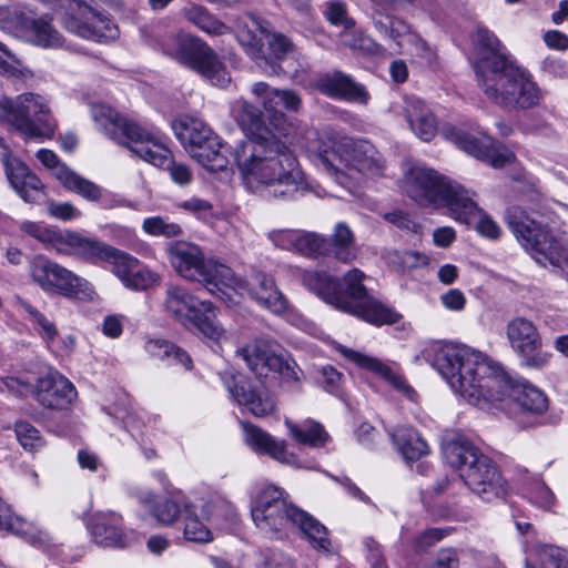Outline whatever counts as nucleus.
Masks as SVG:
<instances>
[{
    "instance_id": "nucleus-1",
    "label": "nucleus",
    "mask_w": 568,
    "mask_h": 568,
    "mask_svg": "<svg viewBox=\"0 0 568 568\" xmlns=\"http://www.w3.org/2000/svg\"><path fill=\"white\" fill-rule=\"evenodd\" d=\"M432 356L433 366L469 403L511 398L517 382L485 354L466 345H445L425 348L416 361H430Z\"/></svg>"
},
{
    "instance_id": "nucleus-2",
    "label": "nucleus",
    "mask_w": 568,
    "mask_h": 568,
    "mask_svg": "<svg viewBox=\"0 0 568 568\" xmlns=\"http://www.w3.org/2000/svg\"><path fill=\"white\" fill-rule=\"evenodd\" d=\"M359 268L347 271L342 278L326 271H303L302 284L336 310L355 315L374 325L395 324L400 315L373 297L363 284Z\"/></svg>"
},
{
    "instance_id": "nucleus-3",
    "label": "nucleus",
    "mask_w": 568,
    "mask_h": 568,
    "mask_svg": "<svg viewBox=\"0 0 568 568\" xmlns=\"http://www.w3.org/2000/svg\"><path fill=\"white\" fill-rule=\"evenodd\" d=\"M528 205H510L505 211V222L518 243L537 263L560 268L568 280V248L550 231L555 213L545 204L541 193L531 186Z\"/></svg>"
},
{
    "instance_id": "nucleus-4",
    "label": "nucleus",
    "mask_w": 568,
    "mask_h": 568,
    "mask_svg": "<svg viewBox=\"0 0 568 568\" xmlns=\"http://www.w3.org/2000/svg\"><path fill=\"white\" fill-rule=\"evenodd\" d=\"M235 37L266 73L293 77L298 72L295 44L285 34L272 31L268 21L253 13H244L236 19Z\"/></svg>"
},
{
    "instance_id": "nucleus-5",
    "label": "nucleus",
    "mask_w": 568,
    "mask_h": 568,
    "mask_svg": "<svg viewBox=\"0 0 568 568\" xmlns=\"http://www.w3.org/2000/svg\"><path fill=\"white\" fill-rule=\"evenodd\" d=\"M446 462L459 471L465 485L483 500L501 498L508 489L498 465L457 430L447 432L442 442Z\"/></svg>"
},
{
    "instance_id": "nucleus-6",
    "label": "nucleus",
    "mask_w": 568,
    "mask_h": 568,
    "mask_svg": "<svg viewBox=\"0 0 568 568\" xmlns=\"http://www.w3.org/2000/svg\"><path fill=\"white\" fill-rule=\"evenodd\" d=\"M405 190L419 205L447 207L449 215L464 224H469L479 212L474 193L429 168L410 169Z\"/></svg>"
},
{
    "instance_id": "nucleus-7",
    "label": "nucleus",
    "mask_w": 568,
    "mask_h": 568,
    "mask_svg": "<svg viewBox=\"0 0 568 568\" xmlns=\"http://www.w3.org/2000/svg\"><path fill=\"white\" fill-rule=\"evenodd\" d=\"M251 514L254 523L262 530L282 531L294 526L301 530L313 548L329 551L331 541L326 527L308 513L288 503L284 493L277 487L271 486L263 489Z\"/></svg>"
},
{
    "instance_id": "nucleus-8",
    "label": "nucleus",
    "mask_w": 568,
    "mask_h": 568,
    "mask_svg": "<svg viewBox=\"0 0 568 568\" xmlns=\"http://www.w3.org/2000/svg\"><path fill=\"white\" fill-rule=\"evenodd\" d=\"M271 240L276 246L302 256L333 257L343 264H351L359 252L355 234L345 222H338L329 237L316 232L280 230L272 232Z\"/></svg>"
},
{
    "instance_id": "nucleus-9",
    "label": "nucleus",
    "mask_w": 568,
    "mask_h": 568,
    "mask_svg": "<svg viewBox=\"0 0 568 568\" xmlns=\"http://www.w3.org/2000/svg\"><path fill=\"white\" fill-rule=\"evenodd\" d=\"M478 82L486 97L509 112L534 109L544 99V92L532 74L516 61L504 64L497 72Z\"/></svg>"
},
{
    "instance_id": "nucleus-10",
    "label": "nucleus",
    "mask_w": 568,
    "mask_h": 568,
    "mask_svg": "<svg viewBox=\"0 0 568 568\" xmlns=\"http://www.w3.org/2000/svg\"><path fill=\"white\" fill-rule=\"evenodd\" d=\"M158 47L214 85L224 87L231 80L217 53L200 37L184 32L169 34Z\"/></svg>"
},
{
    "instance_id": "nucleus-11",
    "label": "nucleus",
    "mask_w": 568,
    "mask_h": 568,
    "mask_svg": "<svg viewBox=\"0 0 568 568\" xmlns=\"http://www.w3.org/2000/svg\"><path fill=\"white\" fill-rule=\"evenodd\" d=\"M171 265L184 278L197 281L212 294L222 292L221 285H232L235 275L231 267L214 260H205L200 246L179 241L168 246Z\"/></svg>"
},
{
    "instance_id": "nucleus-12",
    "label": "nucleus",
    "mask_w": 568,
    "mask_h": 568,
    "mask_svg": "<svg viewBox=\"0 0 568 568\" xmlns=\"http://www.w3.org/2000/svg\"><path fill=\"white\" fill-rule=\"evenodd\" d=\"M2 119L26 139H50L54 133V121L43 97L23 93L14 101H0Z\"/></svg>"
},
{
    "instance_id": "nucleus-13",
    "label": "nucleus",
    "mask_w": 568,
    "mask_h": 568,
    "mask_svg": "<svg viewBox=\"0 0 568 568\" xmlns=\"http://www.w3.org/2000/svg\"><path fill=\"white\" fill-rule=\"evenodd\" d=\"M317 161L331 174H343L346 169L364 174L382 170L375 146L367 140L349 136H339L333 140L329 149L320 150Z\"/></svg>"
},
{
    "instance_id": "nucleus-14",
    "label": "nucleus",
    "mask_w": 568,
    "mask_h": 568,
    "mask_svg": "<svg viewBox=\"0 0 568 568\" xmlns=\"http://www.w3.org/2000/svg\"><path fill=\"white\" fill-rule=\"evenodd\" d=\"M165 308L182 324L193 325L203 337L217 343L224 329L216 320L211 302L201 301L182 286L170 285L166 290Z\"/></svg>"
},
{
    "instance_id": "nucleus-15",
    "label": "nucleus",
    "mask_w": 568,
    "mask_h": 568,
    "mask_svg": "<svg viewBox=\"0 0 568 568\" xmlns=\"http://www.w3.org/2000/svg\"><path fill=\"white\" fill-rule=\"evenodd\" d=\"M253 181L262 185L261 193L266 197L290 200L306 190L304 173L294 152H284L282 158L255 169L250 175V182Z\"/></svg>"
},
{
    "instance_id": "nucleus-16",
    "label": "nucleus",
    "mask_w": 568,
    "mask_h": 568,
    "mask_svg": "<svg viewBox=\"0 0 568 568\" xmlns=\"http://www.w3.org/2000/svg\"><path fill=\"white\" fill-rule=\"evenodd\" d=\"M442 134L467 154L496 169L515 161L514 152L484 132L474 133L459 126L445 125Z\"/></svg>"
},
{
    "instance_id": "nucleus-17",
    "label": "nucleus",
    "mask_w": 568,
    "mask_h": 568,
    "mask_svg": "<svg viewBox=\"0 0 568 568\" xmlns=\"http://www.w3.org/2000/svg\"><path fill=\"white\" fill-rule=\"evenodd\" d=\"M237 353L257 378L266 377L270 372H273L278 374L285 383H293L300 387L303 371L293 358L277 354L268 343L255 341L239 349Z\"/></svg>"
},
{
    "instance_id": "nucleus-18",
    "label": "nucleus",
    "mask_w": 568,
    "mask_h": 568,
    "mask_svg": "<svg viewBox=\"0 0 568 568\" xmlns=\"http://www.w3.org/2000/svg\"><path fill=\"white\" fill-rule=\"evenodd\" d=\"M88 261L112 264L113 273L126 287L135 291L148 290L159 281L156 273L139 266L138 258L99 240H95Z\"/></svg>"
},
{
    "instance_id": "nucleus-19",
    "label": "nucleus",
    "mask_w": 568,
    "mask_h": 568,
    "mask_svg": "<svg viewBox=\"0 0 568 568\" xmlns=\"http://www.w3.org/2000/svg\"><path fill=\"white\" fill-rule=\"evenodd\" d=\"M30 274L45 292H55L69 298H85L92 293L85 280L43 255L33 257Z\"/></svg>"
},
{
    "instance_id": "nucleus-20",
    "label": "nucleus",
    "mask_w": 568,
    "mask_h": 568,
    "mask_svg": "<svg viewBox=\"0 0 568 568\" xmlns=\"http://www.w3.org/2000/svg\"><path fill=\"white\" fill-rule=\"evenodd\" d=\"M506 335L521 367L538 371L549 364L552 354L544 349L541 335L530 320L513 318L506 326Z\"/></svg>"
},
{
    "instance_id": "nucleus-21",
    "label": "nucleus",
    "mask_w": 568,
    "mask_h": 568,
    "mask_svg": "<svg viewBox=\"0 0 568 568\" xmlns=\"http://www.w3.org/2000/svg\"><path fill=\"white\" fill-rule=\"evenodd\" d=\"M284 152H293L277 132L260 138H248L232 148V156L243 178L250 183V175L257 168L282 158Z\"/></svg>"
},
{
    "instance_id": "nucleus-22",
    "label": "nucleus",
    "mask_w": 568,
    "mask_h": 568,
    "mask_svg": "<svg viewBox=\"0 0 568 568\" xmlns=\"http://www.w3.org/2000/svg\"><path fill=\"white\" fill-rule=\"evenodd\" d=\"M220 377L231 397L254 416L264 417L275 410V398L261 381H252L244 374L233 371H224Z\"/></svg>"
},
{
    "instance_id": "nucleus-23",
    "label": "nucleus",
    "mask_w": 568,
    "mask_h": 568,
    "mask_svg": "<svg viewBox=\"0 0 568 568\" xmlns=\"http://www.w3.org/2000/svg\"><path fill=\"white\" fill-rule=\"evenodd\" d=\"M0 28L7 31L27 30L34 42L43 48H60L63 37L47 18H34L19 7L0 9Z\"/></svg>"
},
{
    "instance_id": "nucleus-24",
    "label": "nucleus",
    "mask_w": 568,
    "mask_h": 568,
    "mask_svg": "<svg viewBox=\"0 0 568 568\" xmlns=\"http://www.w3.org/2000/svg\"><path fill=\"white\" fill-rule=\"evenodd\" d=\"M21 230L38 241L50 245L59 254L77 255L88 260L95 240L78 232L48 227L36 222H23Z\"/></svg>"
},
{
    "instance_id": "nucleus-25",
    "label": "nucleus",
    "mask_w": 568,
    "mask_h": 568,
    "mask_svg": "<svg viewBox=\"0 0 568 568\" xmlns=\"http://www.w3.org/2000/svg\"><path fill=\"white\" fill-rule=\"evenodd\" d=\"M34 399L44 408L67 409L77 398L74 385L58 372L39 377L33 390Z\"/></svg>"
},
{
    "instance_id": "nucleus-26",
    "label": "nucleus",
    "mask_w": 568,
    "mask_h": 568,
    "mask_svg": "<svg viewBox=\"0 0 568 568\" xmlns=\"http://www.w3.org/2000/svg\"><path fill=\"white\" fill-rule=\"evenodd\" d=\"M6 176L11 187L27 203H37L43 195L44 184L40 178L11 152L1 155Z\"/></svg>"
},
{
    "instance_id": "nucleus-27",
    "label": "nucleus",
    "mask_w": 568,
    "mask_h": 568,
    "mask_svg": "<svg viewBox=\"0 0 568 568\" xmlns=\"http://www.w3.org/2000/svg\"><path fill=\"white\" fill-rule=\"evenodd\" d=\"M314 88L322 94L335 100L359 104H367L369 100L366 88L341 70H332L320 74L314 81Z\"/></svg>"
},
{
    "instance_id": "nucleus-28",
    "label": "nucleus",
    "mask_w": 568,
    "mask_h": 568,
    "mask_svg": "<svg viewBox=\"0 0 568 568\" xmlns=\"http://www.w3.org/2000/svg\"><path fill=\"white\" fill-rule=\"evenodd\" d=\"M475 50L474 69L478 82L491 75L490 72L503 69L504 64L515 61L503 51L500 41L488 29L479 28L477 30Z\"/></svg>"
},
{
    "instance_id": "nucleus-29",
    "label": "nucleus",
    "mask_w": 568,
    "mask_h": 568,
    "mask_svg": "<svg viewBox=\"0 0 568 568\" xmlns=\"http://www.w3.org/2000/svg\"><path fill=\"white\" fill-rule=\"evenodd\" d=\"M224 286L246 290L253 300L273 313L280 314L287 308L286 298L277 288L274 278L265 273L256 272L247 282L235 277L232 285Z\"/></svg>"
},
{
    "instance_id": "nucleus-30",
    "label": "nucleus",
    "mask_w": 568,
    "mask_h": 568,
    "mask_svg": "<svg viewBox=\"0 0 568 568\" xmlns=\"http://www.w3.org/2000/svg\"><path fill=\"white\" fill-rule=\"evenodd\" d=\"M88 529L98 545L115 548H124L129 545L122 516L114 511L93 514L88 521Z\"/></svg>"
},
{
    "instance_id": "nucleus-31",
    "label": "nucleus",
    "mask_w": 568,
    "mask_h": 568,
    "mask_svg": "<svg viewBox=\"0 0 568 568\" xmlns=\"http://www.w3.org/2000/svg\"><path fill=\"white\" fill-rule=\"evenodd\" d=\"M91 114L103 132L120 144L125 143L126 139L145 136L140 125L121 116L106 104H92Z\"/></svg>"
},
{
    "instance_id": "nucleus-32",
    "label": "nucleus",
    "mask_w": 568,
    "mask_h": 568,
    "mask_svg": "<svg viewBox=\"0 0 568 568\" xmlns=\"http://www.w3.org/2000/svg\"><path fill=\"white\" fill-rule=\"evenodd\" d=\"M245 443L256 453L267 455L273 459L287 465L296 464V456L288 452L285 440H277L262 428L243 424Z\"/></svg>"
},
{
    "instance_id": "nucleus-33",
    "label": "nucleus",
    "mask_w": 568,
    "mask_h": 568,
    "mask_svg": "<svg viewBox=\"0 0 568 568\" xmlns=\"http://www.w3.org/2000/svg\"><path fill=\"white\" fill-rule=\"evenodd\" d=\"M252 92L262 100L267 113V121L280 136L287 138L292 134L293 126L287 116L278 108L281 106L280 89H272L265 82H257L252 87Z\"/></svg>"
},
{
    "instance_id": "nucleus-34",
    "label": "nucleus",
    "mask_w": 568,
    "mask_h": 568,
    "mask_svg": "<svg viewBox=\"0 0 568 568\" xmlns=\"http://www.w3.org/2000/svg\"><path fill=\"white\" fill-rule=\"evenodd\" d=\"M341 353L348 359L356 363L359 367L374 372L386 379L395 389L403 393L409 399H413L416 395L415 390L407 384L405 377L394 372L388 365L366 355H363L356 351L343 347Z\"/></svg>"
},
{
    "instance_id": "nucleus-35",
    "label": "nucleus",
    "mask_w": 568,
    "mask_h": 568,
    "mask_svg": "<svg viewBox=\"0 0 568 568\" xmlns=\"http://www.w3.org/2000/svg\"><path fill=\"white\" fill-rule=\"evenodd\" d=\"M141 131L145 136L126 139L124 144H128L132 152L144 161L164 170L173 159L171 151L159 142L151 132L143 128H141Z\"/></svg>"
},
{
    "instance_id": "nucleus-36",
    "label": "nucleus",
    "mask_w": 568,
    "mask_h": 568,
    "mask_svg": "<svg viewBox=\"0 0 568 568\" xmlns=\"http://www.w3.org/2000/svg\"><path fill=\"white\" fill-rule=\"evenodd\" d=\"M172 130L178 140L190 150L191 146L202 145V143H215L217 136L210 126L203 121L194 118L173 121Z\"/></svg>"
},
{
    "instance_id": "nucleus-37",
    "label": "nucleus",
    "mask_w": 568,
    "mask_h": 568,
    "mask_svg": "<svg viewBox=\"0 0 568 568\" xmlns=\"http://www.w3.org/2000/svg\"><path fill=\"white\" fill-rule=\"evenodd\" d=\"M393 442L406 463L418 460L429 453L427 443L419 433L410 427H397L393 435Z\"/></svg>"
},
{
    "instance_id": "nucleus-38",
    "label": "nucleus",
    "mask_w": 568,
    "mask_h": 568,
    "mask_svg": "<svg viewBox=\"0 0 568 568\" xmlns=\"http://www.w3.org/2000/svg\"><path fill=\"white\" fill-rule=\"evenodd\" d=\"M235 119L246 133V139L260 138V135H267L274 132L273 128L265 123L263 112L247 101L239 102Z\"/></svg>"
},
{
    "instance_id": "nucleus-39",
    "label": "nucleus",
    "mask_w": 568,
    "mask_h": 568,
    "mask_svg": "<svg viewBox=\"0 0 568 568\" xmlns=\"http://www.w3.org/2000/svg\"><path fill=\"white\" fill-rule=\"evenodd\" d=\"M57 179L68 191L77 193L88 201L98 202L102 197V189L99 185L84 179L69 166H62Z\"/></svg>"
},
{
    "instance_id": "nucleus-40",
    "label": "nucleus",
    "mask_w": 568,
    "mask_h": 568,
    "mask_svg": "<svg viewBox=\"0 0 568 568\" xmlns=\"http://www.w3.org/2000/svg\"><path fill=\"white\" fill-rule=\"evenodd\" d=\"M57 179L68 191L77 193L88 201L98 202L102 197V189L99 185L84 179L69 166H62Z\"/></svg>"
},
{
    "instance_id": "nucleus-41",
    "label": "nucleus",
    "mask_w": 568,
    "mask_h": 568,
    "mask_svg": "<svg viewBox=\"0 0 568 568\" xmlns=\"http://www.w3.org/2000/svg\"><path fill=\"white\" fill-rule=\"evenodd\" d=\"M510 399L529 414L540 415L548 408L547 396L529 383H517Z\"/></svg>"
},
{
    "instance_id": "nucleus-42",
    "label": "nucleus",
    "mask_w": 568,
    "mask_h": 568,
    "mask_svg": "<svg viewBox=\"0 0 568 568\" xmlns=\"http://www.w3.org/2000/svg\"><path fill=\"white\" fill-rule=\"evenodd\" d=\"M145 351L154 358L165 361L171 365H181L185 369L192 368L190 355L181 347L165 339H149Z\"/></svg>"
},
{
    "instance_id": "nucleus-43",
    "label": "nucleus",
    "mask_w": 568,
    "mask_h": 568,
    "mask_svg": "<svg viewBox=\"0 0 568 568\" xmlns=\"http://www.w3.org/2000/svg\"><path fill=\"white\" fill-rule=\"evenodd\" d=\"M182 16L192 24L211 36H223L230 28L213 16L206 8L190 4L182 9Z\"/></svg>"
},
{
    "instance_id": "nucleus-44",
    "label": "nucleus",
    "mask_w": 568,
    "mask_h": 568,
    "mask_svg": "<svg viewBox=\"0 0 568 568\" xmlns=\"http://www.w3.org/2000/svg\"><path fill=\"white\" fill-rule=\"evenodd\" d=\"M371 19L375 30L385 39L400 43V39L410 34V26L387 11H372Z\"/></svg>"
},
{
    "instance_id": "nucleus-45",
    "label": "nucleus",
    "mask_w": 568,
    "mask_h": 568,
    "mask_svg": "<svg viewBox=\"0 0 568 568\" xmlns=\"http://www.w3.org/2000/svg\"><path fill=\"white\" fill-rule=\"evenodd\" d=\"M222 143L219 136H215V143L205 142L202 145L191 146L189 153L200 164L210 171H221L229 164L227 158L221 152Z\"/></svg>"
},
{
    "instance_id": "nucleus-46",
    "label": "nucleus",
    "mask_w": 568,
    "mask_h": 568,
    "mask_svg": "<svg viewBox=\"0 0 568 568\" xmlns=\"http://www.w3.org/2000/svg\"><path fill=\"white\" fill-rule=\"evenodd\" d=\"M285 424L290 435L300 444L323 447L329 438L324 427L317 422H307L303 426H298L291 420H286Z\"/></svg>"
},
{
    "instance_id": "nucleus-47",
    "label": "nucleus",
    "mask_w": 568,
    "mask_h": 568,
    "mask_svg": "<svg viewBox=\"0 0 568 568\" xmlns=\"http://www.w3.org/2000/svg\"><path fill=\"white\" fill-rule=\"evenodd\" d=\"M526 568H568V554L556 546L542 545L536 550L534 562L526 560Z\"/></svg>"
},
{
    "instance_id": "nucleus-48",
    "label": "nucleus",
    "mask_w": 568,
    "mask_h": 568,
    "mask_svg": "<svg viewBox=\"0 0 568 568\" xmlns=\"http://www.w3.org/2000/svg\"><path fill=\"white\" fill-rule=\"evenodd\" d=\"M184 538L193 542H209L212 540L211 530L194 515L191 507L184 505Z\"/></svg>"
},
{
    "instance_id": "nucleus-49",
    "label": "nucleus",
    "mask_w": 568,
    "mask_h": 568,
    "mask_svg": "<svg viewBox=\"0 0 568 568\" xmlns=\"http://www.w3.org/2000/svg\"><path fill=\"white\" fill-rule=\"evenodd\" d=\"M143 231L152 236H164L166 239L178 237L183 234L182 227L178 223L165 221L161 216L148 217L142 223Z\"/></svg>"
},
{
    "instance_id": "nucleus-50",
    "label": "nucleus",
    "mask_w": 568,
    "mask_h": 568,
    "mask_svg": "<svg viewBox=\"0 0 568 568\" xmlns=\"http://www.w3.org/2000/svg\"><path fill=\"white\" fill-rule=\"evenodd\" d=\"M17 303L24 312L29 314L30 320L40 327L39 333L41 336L49 342L54 341L58 335V331L53 322L48 320L40 311H38L23 298L18 297Z\"/></svg>"
},
{
    "instance_id": "nucleus-51",
    "label": "nucleus",
    "mask_w": 568,
    "mask_h": 568,
    "mask_svg": "<svg viewBox=\"0 0 568 568\" xmlns=\"http://www.w3.org/2000/svg\"><path fill=\"white\" fill-rule=\"evenodd\" d=\"M184 507L180 501L173 498H164L155 503L152 508V515L158 521L170 525L174 523L178 518L183 517Z\"/></svg>"
},
{
    "instance_id": "nucleus-52",
    "label": "nucleus",
    "mask_w": 568,
    "mask_h": 568,
    "mask_svg": "<svg viewBox=\"0 0 568 568\" xmlns=\"http://www.w3.org/2000/svg\"><path fill=\"white\" fill-rule=\"evenodd\" d=\"M14 432L17 439L27 450H37L44 444L42 437L40 436V432L28 422L16 423Z\"/></svg>"
},
{
    "instance_id": "nucleus-53",
    "label": "nucleus",
    "mask_w": 568,
    "mask_h": 568,
    "mask_svg": "<svg viewBox=\"0 0 568 568\" xmlns=\"http://www.w3.org/2000/svg\"><path fill=\"white\" fill-rule=\"evenodd\" d=\"M452 532V528H429L418 534L413 541V549L417 554L427 552L432 547Z\"/></svg>"
},
{
    "instance_id": "nucleus-54",
    "label": "nucleus",
    "mask_w": 568,
    "mask_h": 568,
    "mask_svg": "<svg viewBox=\"0 0 568 568\" xmlns=\"http://www.w3.org/2000/svg\"><path fill=\"white\" fill-rule=\"evenodd\" d=\"M324 14L334 26L343 27L344 29H351L355 26L354 19L347 14L346 4L342 1L328 2Z\"/></svg>"
},
{
    "instance_id": "nucleus-55",
    "label": "nucleus",
    "mask_w": 568,
    "mask_h": 568,
    "mask_svg": "<svg viewBox=\"0 0 568 568\" xmlns=\"http://www.w3.org/2000/svg\"><path fill=\"white\" fill-rule=\"evenodd\" d=\"M528 494L529 500L544 509H549L556 500L551 489L540 480H536L530 485Z\"/></svg>"
},
{
    "instance_id": "nucleus-56",
    "label": "nucleus",
    "mask_w": 568,
    "mask_h": 568,
    "mask_svg": "<svg viewBox=\"0 0 568 568\" xmlns=\"http://www.w3.org/2000/svg\"><path fill=\"white\" fill-rule=\"evenodd\" d=\"M343 374L337 372L333 366L327 365L320 371L317 382L328 393L337 395L341 390Z\"/></svg>"
},
{
    "instance_id": "nucleus-57",
    "label": "nucleus",
    "mask_w": 568,
    "mask_h": 568,
    "mask_svg": "<svg viewBox=\"0 0 568 568\" xmlns=\"http://www.w3.org/2000/svg\"><path fill=\"white\" fill-rule=\"evenodd\" d=\"M412 131L423 141H430L437 132V122L433 112L409 125Z\"/></svg>"
},
{
    "instance_id": "nucleus-58",
    "label": "nucleus",
    "mask_w": 568,
    "mask_h": 568,
    "mask_svg": "<svg viewBox=\"0 0 568 568\" xmlns=\"http://www.w3.org/2000/svg\"><path fill=\"white\" fill-rule=\"evenodd\" d=\"M473 223H476L477 232L485 237L497 240L500 236L501 230L498 224L489 216L484 214L481 209H479L475 220H473L468 225Z\"/></svg>"
},
{
    "instance_id": "nucleus-59",
    "label": "nucleus",
    "mask_w": 568,
    "mask_h": 568,
    "mask_svg": "<svg viewBox=\"0 0 568 568\" xmlns=\"http://www.w3.org/2000/svg\"><path fill=\"white\" fill-rule=\"evenodd\" d=\"M430 112V109L425 104L423 100L416 97L405 98L404 113L409 125L413 124V122L419 120L420 118H424V115L429 114Z\"/></svg>"
},
{
    "instance_id": "nucleus-60",
    "label": "nucleus",
    "mask_w": 568,
    "mask_h": 568,
    "mask_svg": "<svg viewBox=\"0 0 568 568\" xmlns=\"http://www.w3.org/2000/svg\"><path fill=\"white\" fill-rule=\"evenodd\" d=\"M460 559L459 552L456 548L447 547L440 548L435 560L427 566V568H459Z\"/></svg>"
},
{
    "instance_id": "nucleus-61",
    "label": "nucleus",
    "mask_w": 568,
    "mask_h": 568,
    "mask_svg": "<svg viewBox=\"0 0 568 568\" xmlns=\"http://www.w3.org/2000/svg\"><path fill=\"white\" fill-rule=\"evenodd\" d=\"M179 206L202 220H207L213 215L212 203L200 197H191L180 203Z\"/></svg>"
},
{
    "instance_id": "nucleus-62",
    "label": "nucleus",
    "mask_w": 568,
    "mask_h": 568,
    "mask_svg": "<svg viewBox=\"0 0 568 568\" xmlns=\"http://www.w3.org/2000/svg\"><path fill=\"white\" fill-rule=\"evenodd\" d=\"M164 170L169 172L172 181L180 186H186L193 180L191 169L186 164L175 162L173 159L169 162Z\"/></svg>"
},
{
    "instance_id": "nucleus-63",
    "label": "nucleus",
    "mask_w": 568,
    "mask_h": 568,
    "mask_svg": "<svg viewBox=\"0 0 568 568\" xmlns=\"http://www.w3.org/2000/svg\"><path fill=\"white\" fill-rule=\"evenodd\" d=\"M395 256L403 270H413L428 264V257L416 251L396 252Z\"/></svg>"
},
{
    "instance_id": "nucleus-64",
    "label": "nucleus",
    "mask_w": 568,
    "mask_h": 568,
    "mask_svg": "<svg viewBox=\"0 0 568 568\" xmlns=\"http://www.w3.org/2000/svg\"><path fill=\"white\" fill-rule=\"evenodd\" d=\"M48 213L62 221H70L81 215L80 211L69 202H50Z\"/></svg>"
}]
</instances>
